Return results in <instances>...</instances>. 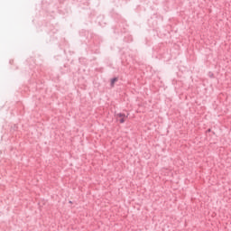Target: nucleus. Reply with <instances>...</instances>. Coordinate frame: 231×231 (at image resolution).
<instances>
[{
  "label": "nucleus",
  "instance_id": "nucleus-2",
  "mask_svg": "<svg viewBox=\"0 0 231 231\" xmlns=\"http://www.w3.org/2000/svg\"><path fill=\"white\" fill-rule=\"evenodd\" d=\"M118 81V79L117 78H114L111 79V86L112 88L115 87V82H117Z\"/></svg>",
  "mask_w": 231,
  "mask_h": 231
},
{
  "label": "nucleus",
  "instance_id": "nucleus-1",
  "mask_svg": "<svg viewBox=\"0 0 231 231\" xmlns=\"http://www.w3.org/2000/svg\"><path fill=\"white\" fill-rule=\"evenodd\" d=\"M116 118H119V122L120 124H124V122H125V115L119 113L116 115Z\"/></svg>",
  "mask_w": 231,
  "mask_h": 231
}]
</instances>
